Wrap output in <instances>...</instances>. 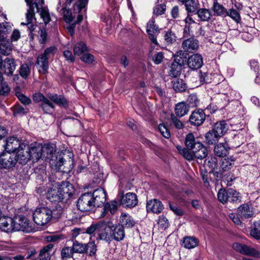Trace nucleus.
Segmentation results:
<instances>
[{"mask_svg":"<svg viewBox=\"0 0 260 260\" xmlns=\"http://www.w3.org/2000/svg\"><path fill=\"white\" fill-rule=\"evenodd\" d=\"M91 193V198H92V203L94 207H100L103 206L106 201V194L104 189L99 188L95 190Z\"/></svg>","mask_w":260,"mask_h":260,"instance_id":"11","label":"nucleus"},{"mask_svg":"<svg viewBox=\"0 0 260 260\" xmlns=\"http://www.w3.org/2000/svg\"><path fill=\"white\" fill-rule=\"evenodd\" d=\"M92 199L90 193L86 192L82 194L77 202L78 210L81 212H87L93 210L94 207Z\"/></svg>","mask_w":260,"mask_h":260,"instance_id":"5","label":"nucleus"},{"mask_svg":"<svg viewBox=\"0 0 260 260\" xmlns=\"http://www.w3.org/2000/svg\"><path fill=\"white\" fill-rule=\"evenodd\" d=\"M179 117L177 116L174 114H171V120L172 124L177 129H182L184 127L182 122L179 119Z\"/></svg>","mask_w":260,"mask_h":260,"instance_id":"57","label":"nucleus"},{"mask_svg":"<svg viewBox=\"0 0 260 260\" xmlns=\"http://www.w3.org/2000/svg\"><path fill=\"white\" fill-rule=\"evenodd\" d=\"M228 202L233 203H239L241 202V197L239 193L232 189H228Z\"/></svg>","mask_w":260,"mask_h":260,"instance_id":"41","label":"nucleus"},{"mask_svg":"<svg viewBox=\"0 0 260 260\" xmlns=\"http://www.w3.org/2000/svg\"><path fill=\"white\" fill-rule=\"evenodd\" d=\"M206 119V114L202 109L195 110L190 114L188 122L191 125L199 126L203 124Z\"/></svg>","mask_w":260,"mask_h":260,"instance_id":"8","label":"nucleus"},{"mask_svg":"<svg viewBox=\"0 0 260 260\" xmlns=\"http://www.w3.org/2000/svg\"><path fill=\"white\" fill-rule=\"evenodd\" d=\"M19 72L22 78L26 79L30 72V69L28 64L27 63L22 64L19 69Z\"/></svg>","mask_w":260,"mask_h":260,"instance_id":"56","label":"nucleus"},{"mask_svg":"<svg viewBox=\"0 0 260 260\" xmlns=\"http://www.w3.org/2000/svg\"><path fill=\"white\" fill-rule=\"evenodd\" d=\"M233 248L242 254L253 256L256 258H260V252L254 248H251L246 245L235 243L233 245Z\"/></svg>","mask_w":260,"mask_h":260,"instance_id":"12","label":"nucleus"},{"mask_svg":"<svg viewBox=\"0 0 260 260\" xmlns=\"http://www.w3.org/2000/svg\"><path fill=\"white\" fill-rule=\"evenodd\" d=\"M13 223L14 219L11 217L0 216V229L3 231L8 233L13 231Z\"/></svg>","mask_w":260,"mask_h":260,"instance_id":"24","label":"nucleus"},{"mask_svg":"<svg viewBox=\"0 0 260 260\" xmlns=\"http://www.w3.org/2000/svg\"><path fill=\"white\" fill-rule=\"evenodd\" d=\"M146 208L148 212L158 214L161 212L164 207L160 201L157 199H153L147 202Z\"/></svg>","mask_w":260,"mask_h":260,"instance_id":"21","label":"nucleus"},{"mask_svg":"<svg viewBox=\"0 0 260 260\" xmlns=\"http://www.w3.org/2000/svg\"><path fill=\"white\" fill-rule=\"evenodd\" d=\"M196 14L198 16L199 20L200 21H208L212 17L210 10L206 8H200L198 9Z\"/></svg>","mask_w":260,"mask_h":260,"instance_id":"36","label":"nucleus"},{"mask_svg":"<svg viewBox=\"0 0 260 260\" xmlns=\"http://www.w3.org/2000/svg\"><path fill=\"white\" fill-rule=\"evenodd\" d=\"M50 219H57L60 217L62 213V208L60 206L55 205L50 208Z\"/></svg>","mask_w":260,"mask_h":260,"instance_id":"46","label":"nucleus"},{"mask_svg":"<svg viewBox=\"0 0 260 260\" xmlns=\"http://www.w3.org/2000/svg\"><path fill=\"white\" fill-rule=\"evenodd\" d=\"M17 160L15 153H3L0 156V168L10 169L16 164Z\"/></svg>","mask_w":260,"mask_h":260,"instance_id":"10","label":"nucleus"},{"mask_svg":"<svg viewBox=\"0 0 260 260\" xmlns=\"http://www.w3.org/2000/svg\"><path fill=\"white\" fill-rule=\"evenodd\" d=\"M17 162L20 164L25 165L30 160V154L28 153L27 145L25 143H21V146L17 150L15 154Z\"/></svg>","mask_w":260,"mask_h":260,"instance_id":"14","label":"nucleus"},{"mask_svg":"<svg viewBox=\"0 0 260 260\" xmlns=\"http://www.w3.org/2000/svg\"><path fill=\"white\" fill-rule=\"evenodd\" d=\"M96 239L105 240L106 241L110 240V236L108 232L106 231V227L104 222L100 223V228L97 233Z\"/></svg>","mask_w":260,"mask_h":260,"instance_id":"39","label":"nucleus"},{"mask_svg":"<svg viewBox=\"0 0 260 260\" xmlns=\"http://www.w3.org/2000/svg\"><path fill=\"white\" fill-rule=\"evenodd\" d=\"M173 87L176 92H182L186 90L187 85L182 79H177L173 82Z\"/></svg>","mask_w":260,"mask_h":260,"instance_id":"42","label":"nucleus"},{"mask_svg":"<svg viewBox=\"0 0 260 260\" xmlns=\"http://www.w3.org/2000/svg\"><path fill=\"white\" fill-rule=\"evenodd\" d=\"M74 165V160L73 158L71 157L69 158L68 160L64 159L63 169H61V172L63 173H70L73 168Z\"/></svg>","mask_w":260,"mask_h":260,"instance_id":"54","label":"nucleus"},{"mask_svg":"<svg viewBox=\"0 0 260 260\" xmlns=\"http://www.w3.org/2000/svg\"><path fill=\"white\" fill-rule=\"evenodd\" d=\"M33 228L29 220L23 216H18L14 218L13 231H21L29 233L32 231Z\"/></svg>","mask_w":260,"mask_h":260,"instance_id":"6","label":"nucleus"},{"mask_svg":"<svg viewBox=\"0 0 260 260\" xmlns=\"http://www.w3.org/2000/svg\"><path fill=\"white\" fill-rule=\"evenodd\" d=\"M50 208L47 207L38 208L33 213V219L38 225L44 226L51 220Z\"/></svg>","mask_w":260,"mask_h":260,"instance_id":"4","label":"nucleus"},{"mask_svg":"<svg viewBox=\"0 0 260 260\" xmlns=\"http://www.w3.org/2000/svg\"><path fill=\"white\" fill-rule=\"evenodd\" d=\"M187 64L188 68L192 70H197L201 68L203 64L202 55L198 53L190 55L187 59Z\"/></svg>","mask_w":260,"mask_h":260,"instance_id":"16","label":"nucleus"},{"mask_svg":"<svg viewBox=\"0 0 260 260\" xmlns=\"http://www.w3.org/2000/svg\"><path fill=\"white\" fill-rule=\"evenodd\" d=\"M28 153L30 154V159L34 162H36L43 156V146L39 143L31 144L27 146Z\"/></svg>","mask_w":260,"mask_h":260,"instance_id":"15","label":"nucleus"},{"mask_svg":"<svg viewBox=\"0 0 260 260\" xmlns=\"http://www.w3.org/2000/svg\"><path fill=\"white\" fill-rule=\"evenodd\" d=\"M204 165H207L211 170H217V159L215 156H207L204 161Z\"/></svg>","mask_w":260,"mask_h":260,"instance_id":"47","label":"nucleus"},{"mask_svg":"<svg viewBox=\"0 0 260 260\" xmlns=\"http://www.w3.org/2000/svg\"><path fill=\"white\" fill-rule=\"evenodd\" d=\"M181 70L182 67L181 66L176 63H172L170 67L169 75L172 77L176 78L180 76Z\"/></svg>","mask_w":260,"mask_h":260,"instance_id":"49","label":"nucleus"},{"mask_svg":"<svg viewBox=\"0 0 260 260\" xmlns=\"http://www.w3.org/2000/svg\"><path fill=\"white\" fill-rule=\"evenodd\" d=\"M88 0H78L74 5L73 13L78 14L77 20L75 23L70 24L67 28L71 36L74 34V28L76 24L80 23L83 20L82 10L85 9Z\"/></svg>","mask_w":260,"mask_h":260,"instance_id":"3","label":"nucleus"},{"mask_svg":"<svg viewBox=\"0 0 260 260\" xmlns=\"http://www.w3.org/2000/svg\"><path fill=\"white\" fill-rule=\"evenodd\" d=\"M74 252L72 248L65 247L62 248L61 252V255L62 259H68L73 257Z\"/></svg>","mask_w":260,"mask_h":260,"instance_id":"61","label":"nucleus"},{"mask_svg":"<svg viewBox=\"0 0 260 260\" xmlns=\"http://www.w3.org/2000/svg\"><path fill=\"white\" fill-rule=\"evenodd\" d=\"M199 244L198 239L193 236H186L183 238L181 245L186 249H192Z\"/></svg>","mask_w":260,"mask_h":260,"instance_id":"33","label":"nucleus"},{"mask_svg":"<svg viewBox=\"0 0 260 260\" xmlns=\"http://www.w3.org/2000/svg\"><path fill=\"white\" fill-rule=\"evenodd\" d=\"M43 146V156L53 161L55 157L56 146L53 144H45Z\"/></svg>","mask_w":260,"mask_h":260,"instance_id":"23","label":"nucleus"},{"mask_svg":"<svg viewBox=\"0 0 260 260\" xmlns=\"http://www.w3.org/2000/svg\"><path fill=\"white\" fill-rule=\"evenodd\" d=\"M58 188L63 202L69 200L74 192L73 185L69 182H62Z\"/></svg>","mask_w":260,"mask_h":260,"instance_id":"13","label":"nucleus"},{"mask_svg":"<svg viewBox=\"0 0 260 260\" xmlns=\"http://www.w3.org/2000/svg\"><path fill=\"white\" fill-rule=\"evenodd\" d=\"M187 102L191 107H196L200 103V100L198 99L197 94H191L187 98Z\"/></svg>","mask_w":260,"mask_h":260,"instance_id":"62","label":"nucleus"},{"mask_svg":"<svg viewBox=\"0 0 260 260\" xmlns=\"http://www.w3.org/2000/svg\"><path fill=\"white\" fill-rule=\"evenodd\" d=\"M228 129V125L224 120L216 122L212 130L217 134L218 136L221 137L227 131Z\"/></svg>","mask_w":260,"mask_h":260,"instance_id":"31","label":"nucleus"},{"mask_svg":"<svg viewBox=\"0 0 260 260\" xmlns=\"http://www.w3.org/2000/svg\"><path fill=\"white\" fill-rule=\"evenodd\" d=\"M118 210V203L117 201L113 200L109 202L106 203L103 209L100 218L104 217L106 216L114 215L116 213Z\"/></svg>","mask_w":260,"mask_h":260,"instance_id":"17","label":"nucleus"},{"mask_svg":"<svg viewBox=\"0 0 260 260\" xmlns=\"http://www.w3.org/2000/svg\"><path fill=\"white\" fill-rule=\"evenodd\" d=\"M138 203L137 196L133 192H127L120 197V203L124 208H132L135 207Z\"/></svg>","mask_w":260,"mask_h":260,"instance_id":"9","label":"nucleus"},{"mask_svg":"<svg viewBox=\"0 0 260 260\" xmlns=\"http://www.w3.org/2000/svg\"><path fill=\"white\" fill-rule=\"evenodd\" d=\"M228 189H220L217 194L218 200L224 204L228 202Z\"/></svg>","mask_w":260,"mask_h":260,"instance_id":"60","label":"nucleus"},{"mask_svg":"<svg viewBox=\"0 0 260 260\" xmlns=\"http://www.w3.org/2000/svg\"><path fill=\"white\" fill-rule=\"evenodd\" d=\"M120 222L123 228H133L135 224V221L133 218L128 214L122 213L120 217Z\"/></svg>","mask_w":260,"mask_h":260,"instance_id":"35","label":"nucleus"},{"mask_svg":"<svg viewBox=\"0 0 260 260\" xmlns=\"http://www.w3.org/2000/svg\"><path fill=\"white\" fill-rule=\"evenodd\" d=\"M238 214L242 219L250 218L253 214L252 207L247 204H242L238 209Z\"/></svg>","mask_w":260,"mask_h":260,"instance_id":"25","label":"nucleus"},{"mask_svg":"<svg viewBox=\"0 0 260 260\" xmlns=\"http://www.w3.org/2000/svg\"><path fill=\"white\" fill-rule=\"evenodd\" d=\"M87 50L85 44L83 42L77 43L74 47V52L75 55L79 56L85 53Z\"/></svg>","mask_w":260,"mask_h":260,"instance_id":"48","label":"nucleus"},{"mask_svg":"<svg viewBox=\"0 0 260 260\" xmlns=\"http://www.w3.org/2000/svg\"><path fill=\"white\" fill-rule=\"evenodd\" d=\"M229 16L234 20L237 23H240L241 22V18L240 14L237 10L233 8L227 10L225 17Z\"/></svg>","mask_w":260,"mask_h":260,"instance_id":"43","label":"nucleus"},{"mask_svg":"<svg viewBox=\"0 0 260 260\" xmlns=\"http://www.w3.org/2000/svg\"><path fill=\"white\" fill-rule=\"evenodd\" d=\"M46 197L51 202H63L58 187L49 188L47 191Z\"/></svg>","mask_w":260,"mask_h":260,"instance_id":"29","label":"nucleus"},{"mask_svg":"<svg viewBox=\"0 0 260 260\" xmlns=\"http://www.w3.org/2000/svg\"><path fill=\"white\" fill-rule=\"evenodd\" d=\"M111 237L117 241L122 240L125 237L124 228L120 224L112 225L110 227Z\"/></svg>","mask_w":260,"mask_h":260,"instance_id":"22","label":"nucleus"},{"mask_svg":"<svg viewBox=\"0 0 260 260\" xmlns=\"http://www.w3.org/2000/svg\"><path fill=\"white\" fill-rule=\"evenodd\" d=\"M70 6L61 5L60 1L59 2L56 8L58 12L62 14L64 21L67 23H70L73 21V16L71 10L67 7Z\"/></svg>","mask_w":260,"mask_h":260,"instance_id":"28","label":"nucleus"},{"mask_svg":"<svg viewBox=\"0 0 260 260\" xmlns=\"http://www.w3.org/2000/svg\"><path fill=\"white\" fill-rule=\"evenodd\" d=\"M86 248L85 252L88 253L90 256L93 255L95 254L96 251V246L94 242H89L87 244H85Z\"/></svg>","mask_w":260,"mask_h":260,"instance_id":"59","label":"nucleus"},{"mask_svg":"<svg viewBox=\"0 0 260 260\" xmlns=\"http://www.w3.org/2000/svg\"><path fill=\"white\" fill-rule=\"evenodd\" d=\"M236 158L233 156L222 158L220 160V168L223 171L230 170L234 165Z\"/></svg>","mask_w":260,"mask_h":260,"instance_id":"38","label":"nucleus"},{"mask_svg":"<svg viewBox=\"0 0 260 260\" xmlns=\"http://www.w3.org/2000/svg\"><path fill=\"white\" fill-rule=\"evenodd\" d=\"M174 111L175 115L182 117L188 113L189 106L185 102H180L175 105Z\"/></svg>","mask_w":260,"mask_h":260,"instance_id":"30","label":"nucleus"},{"mask_svg":"<svg viewBox=\"0 0 260 260\" xmlns=\"http://www.w3.org/2000/svg\"><path fill=\"white\" fill-rule=\"evenodd\" d=\"M201 143L199 141H196L194 135L192 133L187 134L185 138V144L187 149L192 151L196 147V144Z\"/></svg>","mask_w":260,"mask_h":260,"instance_id":"40","label":"nucleus"},{"mask_svg":"<svg viewBox=\"0 0 260 260\" xmlns=\"http://www.w3.org/2000/svg\"><path fill=\"white\" fill-rule=\"evenodd\" d=\"M56 48L51 46L46 48L44 52L38 55L36 65L39 73L43 74H46L49 69V59L53 56L56 52Z\"/></svg>","mask_w":260,"mask_h":260,"instance_id":"2","label":"nucleus"},{"mask_svg":"<svg viewBox=\"0 0 260 260\" xmlns=\"http://www.w3.org/2000/svg\"><path fill=\"white\" fill-rule=\"evenodd\" d=\"M0 144L3 150H5L10 153L18 150L21 146L20 141L14 137H11L8 139H0Z\"/></svg>","mask_w":260,"mask_h":260,"instance_id":"7","label":"nucleus"},{"mask_svg":"<svg viewBox=\"0 0 260 260\" xmlns=\"http://www.w3.org/2000/svg\"><path fill=\"white\" fill-rule=\"evenodd\" d=\"M196 146L192 151L194 157L201 160L206 158L208 155V151L206 147L202 143H197Z\"/></svg>","mask_w":260,"mask_h":260,"instance_id":"26","label":"nucleus"},{"mask_svg":"<svg viewBox=\"0 0 260 260\" xmlns=\"http://www.w3.org/2000/svg\"><path fill=\"white\" fill-rule=\"evenodd\" d=\"M183 53L182 51L177 52L174 55V61L173 63H176L179 66L182 67L186 61V58L183 56Z\"/></svg>","mask_w":260,"mask_h":260,"instance_id":"55","label":"nucleus"},{"mask_svg":"<svg viewBox=\"0 0 260 260\" xmlns=\"http://www.w3.org/2000/svg\"><path fill=\"white\" fill-rule=\"evenodd\" d=\"M185 9L188 13L196 12L198 10V5L195 0H186L183 4Z\"/></svg>","mask_w":260,"mask_h":260,"instance_id":"52","label":"nucleus"},{"mask_svg":"<svg viewBox=\"0 0 260 260\" xmlns=\"http://www.w3.org/2000/svg\"><path fill=\"white\" fill-rule=\"evenodd\" d=\"M166 10V5L163 3L155 6L153 9V13L157 16L162 15Z\"/></svg>","mask_w":260,"mask_h":260,"instance_id":"63","label":"nucleus"},{"mask_svg":"<svg viewBox=\"0 0 260 260\" xmlns=\"http://www.w3.org/2000/svg\"><path fill=\"white\" fill-rule=\"evenodd\" d=\"M164 38L165 43L167 45L172 44L176 41V36H175V34L170 30L166 32Z\"/></svg>","mask_w":260,"mask_h":260,"instance_id":"53","label":"nucleus"},{"mask_svg":"<svg viewBox=\"0 0 260 260\" xmlns=\"http://www.w3.org/2000/svg\"><path fill=\"white\" fill-rule=\"evenodd\" d=\"M220 138L212 130L209 131L205 135V140L209 145H213L216 144Z\"/></svg>","mask_w":260,"mask_h":260,"instance_id":"44","label":"nucleus"},{"mask_svg":"<svg viewBox=\"0 0 260 260\" xmlns=\"http://www.w3.org/2000/svg\"><path fill=\"white\" fill-rule=\"evenodd\" d=\"M154 19H152L147 23V32L149 35V38L151 42L155 45H157V42L155 35L159 32L158 27L155 24Z\"/></svg>","mask_w":260,"mask_h":260,"instance_id":"20","label":"nucleus"},{"mask_svg":"<svg viewBox=\"0 0 260 260\" xmlns=\"http://www.w3.org/2000/svg\"><path fill=\"white\" fill-rule=\"evenodd\" d=\"M230 147L226 142L220 143L214 147V152L216 156L218 157H224L228 153Z\"/></svg>","mask_w":260,"mask_h":260,"instance_id":"27","label":"nucleus"},{"mask_svg":"<svg viewBox=\"0 0 260 260\" xmlns=\"http://www.w3.org/2000/svg\"><path fill=\"white\" fill-rule=\"evenodd\" d=\"M47 98L41 104V107L45 113H51L54 111L55 106L53 103Z\"/></svg>","mask_w":260,"mask_h":260,"instance_id":"45","label":"nucleus"},{"mask_svg":"<svg viewBox=\"0 0 260 260\" xmlns=\"http://www.w3.org/2000/svg\"><path fill=\"white\" fill-rule=\"evenodd\" d=\"M11 26L8 22L3 23L0 25V41L6 39L7 34L11 30Z\"/></svg>","mask_w":260,"mask_h":260,"instance_id":"50","label":"nucleus"},{"mask_svg":"<svg viewBox=\"0 0 260 260\" xmlns=\"http://www.w3.org/2000/svg\"><path fill=\"white\" fill-rule=\"evenodd\" d=\"M27 6L29 7L25 14L26 22H22L21 25H26L29 32L28 37L32 40L34 37L33 31L36 28V19L35 18V7L37 9L38 12L40 13L41 17L43 18L45 23H48L50 21V17L48 10L42 8L40 10L39 6L44 4V0H25Z\"/></svg>","mask_w":260,"mask_h":260,"instance_id":"1","label":"nucleus"},{"mask_svg":"<svg viewBox=\"0 0 260 260\" xmlns=\"http://www.w3.org/2000/svg\"><path fill=\"white\" fill-rule=\"evenodd\" d=\"M48 97L49 100L60 107L67 108L68 107V102L63 95L57 94H49Z\"/></svg>","mask_w":260,"mask_h":260,"instance_id":"32","label":"nucleus"},{"mask_svg":"<svg viewBox=\"0 0 260 260\" xmlns=\"http://www.w3.org/2000/svg\"><path fill=\"white\" fill-rule=\"evenodd\" d=\"M12 49L11 43L7 38L0 41V54L8 55L11 53Z\"/></svg>","mask_w":260,"mask_h":260,"instance_id":"37","label":"nucleus"},{"mask_svg":"<svg viewBox=\"0 0 260 260\" xmlns=\"http://www.w3.org/2000/svg\"><path fill=\"white\" fill-rule=\"evenodd\" d=\"M85 244L79 242L78 241H75L72 245V250L74 253H85L86 248Z\"/></svg>","mask_w":260,"mask_h":260,"instance_id":"51","label":"nucleus"},{"mask_svg":"<svg viewBox=\"0 0 260 260\" xmlns=\"http://www.w3.org/2000/svg\"><path fill=\"white\" fill-rule=\"evenodd\" d=\"M211 9L215 16L225 17L227 9L217 0L214 1Z\"/></svg>","mask_w":260,"mask_h":260,"instance_id":"34","label":"nucleus"},{"mask_svg":"<svg viewBox=\"0 0 260 260\" xmlns=\"http://www.w3.org/2000/svg\"><path fill=\"white\" fill-rule=\"evenodd\" d=\"M250 235L256 239H260V222L254 223V228L250 231Z\"/></svg>","mask_w":260,"mask_h":260,"instance_id":"58","label":"nucleus"},{"mask_svg":"<svg viewBox=\"0 0 260 260\" xmlns=\"http://www.w3.org/2000/svg\"><path fill=\"white\" fill-rule=\"evenodd\" d=\"M16 63L14 58L7 57L2 63V68L4 73L7 76L12 75L16 68Z\"/></svg>","mask_w":260,"mask_h":260,"instance_id":"18","label":"nucleus"},{"mask_svg":"<svg viewBox=\"0 0 260 260\" xmlns=\"http://www.w3.org/2000/svg\"><path fill=\"white\" fill-rule=\"evenodd\" d=\"M25 256L18 254L16 255H4L0 254V260H23Z\"/></svg>","mask_w":260,"mask_h":260,"instance_id":"64","label":"nucleus"},{"mask_svg":"<svg viewBox=\"0 0 260 260\" xmlns=\"http://www.w3.org/2000/svg\"><path fill=\"white\" fill-rule=\"evenodd\" d=\"M182 47L185 52L196 51L199 48L198 41L193 37L186 39L183 41Z\"/></svg>","mask_w":260,"mask_h":260,"instance_id":"19","label":"nucleus"}]
</instances>
